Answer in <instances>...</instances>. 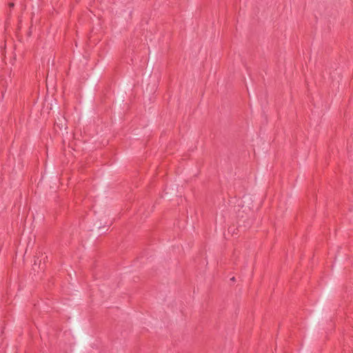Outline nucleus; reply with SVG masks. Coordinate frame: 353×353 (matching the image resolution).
I'll return each mask as SVG.
<instances>
[{
  "instance_id": "1",
  "label": "nucleus",
  "mask_w": 353,
  "mask_h": 353,
  "mask_svg": "<svg viewBox=\"0 0 353 353\" xmlns=\"http://www.w3.org/2000/svg\"><path fill=\"white\" fill-rule=\"evenodd\" d=\"M57 102L55 100L52 101L51 100L50 101H48V100H46L45 101V103H44V107L48 110H52L54 108H57Z\"/></svg>"
},
{
  "instance_id": "2",
  "label": "nucleus",
  "mask_w": 353,
  "mask_h": 353,
  "mask_svg": "<svg viewBox=\"0 0 353 353\" xmlns=\"http://www.w3.org/2000/svg\"><path fill=\"white\" fill-rule=\"evenodd\" d=\"M10 7H13L14 6V3H10Z\"/></svg>"
},
{
  "instance_id": "3",
  "label": "nucleus",
  "mask_w": 353,
  "mask_h": 353,
  "mask_svg": "<svg viewBox=\"0 0 353 353\" xmlns=\"http://www.w3.org/2000/svg\"><path fill=\"white\" fill-rule=\"evenodd\" d=\"M231 280L234 281L235 280V278H234V277H232V278L231 279Z\"/></svg>"
}]
</instances>
